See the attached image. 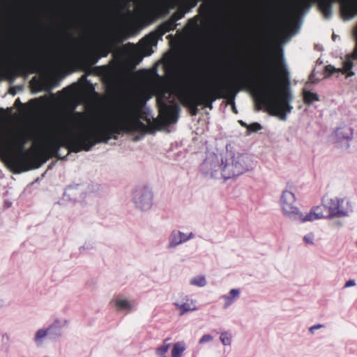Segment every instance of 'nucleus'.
<instances>
[{
	"instance_id": "obj_31",
	"label": "nucleus",
	"mask_w": 357,
	"mask_h": 357,
	"mask_svg": "<svg viewBox=\"0 0 357 357\" xmlns=\"http://www.w3.org/2000/svg\"><path fill=\"white\" fill-rule=\"evenodd\" d=\"M164 26L165 31H169L176 29L177 24L176 20H174V18L170 17V19L165 23Z\"/></svg>"
},
{
	"instance_id": "obj_52",
	"label": "nucleus",
	"mask_w": 357,
	"mask_h": 357,
	"mask_svg": "<svg viewBox=\"0 0 357 357\" xmlns=\"http://www.w3.org/2000/svg\"><path fill=\"white\" fill-rule=\"evenodd\" d=\"M333 39L336 38V36H335V35H333Z\"/></svg>"
},
{
	"instance_id": "obj_4",
	"label": "nucleus",
	"mask_w": 357,
	"mask_h": 357,
	"mask_svg": "<svg viewBox=\"0 0 357 357\" xmlns=\"http://www.w3.org/2000/svg\"><path fill=\"white\" fill-rule=\"evenodd\" d=\"M224 179L238 176L252 169L255 162L246 154L238 152L227 151L224 157Z\"/></svg>"
},
{
	"instance_id": "obj_36",
	"label": "nucleus",
	"mask_w": 357,
	"mask_h": 357,
	"mask_svg": "<svg viewBox=\"0 0 357 357\" xmlns=\"http://www.w3.org/2000/svg\"><path fill=\"white\" fill-rule=\"evenodd\" d=\"M314 235L312 233H309L303 236V241L306 244H314Z\"/></svg>"
},
{
	"instance_id": "obj_50",
	"label": "nucleus",
	"mask_w": 357,
	"mask_h": 357,
	"mask_svg": "<svg viewBox=\"0 0 357 357\" xmlns=\"http://www.w3.org/2000/svg\"><path fill=\"white\" fill-rule=\"evenodd\" d=\"M32 68L33 69V72H36V68L35 67H32Z\"/></svg>"
},
{
	"instance_id": "obj_17",
	"label": "nucleus",
	"mask_w": 357,
	"mask_h": 357,
	"mask_svg": "<svg viewBox=\"0 0 357 357\" xmlns=\"http://www.w3.org/2000/svg\"><path fill=\"white\" fill-rule=\"evenodd\" d=\"M241 289L238 288L231 289L227 294L220 296V299L222 301V307L224 309L229 308L236 301H237L241 296Z\"/></svg>"
},
{
	"instance_id": "obj_10",
	"label": "nucleus",
	"mask_w": 357,
	"mask_h": 357,
	"mask_svg": "<svg viewBox=\"0 0 357 357\" xmlns=\"http://www.w3.org/2000/svg\"><path fill=\"white\" fill-rule=\"evenodd\" d=\"M25 142V137L20 136L19 137V149L20 151L17 153L12 154L9 157L10 165L17 172H24L30 169L28 155L23 151Z\"/></svg>"
},
{
	"instance_id": "obj_46",
	"label": "nucleus",
	"mask_w": 357,
	"mask_h": 357,
	"mask_svg": "<svg viewBox=\"0 0 357 357\" xmlns=\"http://www.w3.org/2000/svg\"><path fill=\"white\" fill-rule=\"evenodd\" d=\"M3 305V301L0 298V307H1Z\"/></svg>"
},
{
	"instance_id": "obj_34",
	"label": "nucleus",
	"mask_w": 357,
	"mask_h": 357,
	"mask_svg": "<svg viewBox=\"0 0 357 357\" xmlns=\"http://www.w3.org/2000/svg\"><path fill=\"white\" fill-rule=\"evenodd\" d=\"M213 340V336L210 334L203 335L199 340V344H204L206 343L211 342Z\"/></svg>"
},
{
	"instance_id": "obj_25",
	"label": "nucleus",
	"mask_w": 357,
	"mask_h": 357,
	"mask_svg": "<svg viewBox=\"0 0 357 357\" xmlns=\"http://www.w3.org/2000/svg\"><path fill=\"white\" fill-rule=\"evenodd\" d=\"M189 284L197 287H204L207 284V280L204 275H197L189 280Z\"/></svg>"
},
{
	"instance_id": "obj_8",
	"label": "nucleus",
	"mask_w": 357,
	"mask_h": 357,
	"mask_svg": "<svg viewBox=\"0 0 357 357\" xmlns=\"http://www.w3.org/2000/svg\"><path fill=\"white\" fill-rule=\"evenodd\" d=\"M111 50L112 46L109 42L99 43L94 47L91 40L88 38L84 40L77 54L84 57L91 56L93 59V63H96L100 57H106Z\"/></svg>"
},
{
	"instance_id": "obj_12",
	"label": "nucleus",
	"mask_w": 357,
	"mask_h": 357,
	"mask_svg": "<svg viewBox=\"0 0 357 357\" xmlns=\"http://www.w3.org/2000/svg\"><path fill=\"white\" fill-rule=\"evenodd\" d=\"M173 305L178 311L180 315H183L189 312L196 311L198 307L197 306V301L191 298L189 296L178 293L174 297Z\"/></svg>"
},
{
	"instance_id": "obj_11",
	"label": "nucleus",
	"mask_w": 357,
	"mask_h": 357,
	"mask_svg": "<svg viewBox=\"0 0 357 357\" xmlns=\"http://www.w3.org/2000/svg\"><path fill=\"white\" fill-rule=\"evenodd\" d=\"M153 197V192L147 186L139 187L133 193L134 204L141 211H148L152 207Z\"/></svg>"
},
{
	"instance_id": "obj_3",
	"label": "nucleus",
	"mask_w": 357,
	"mask_h": 357,
	"mask_svg": "<svg viewBox=\"0 0 357 357\" xmlns=\"http://www.w3.org/2000/svg\"><path fill=\"white\" fill-rule=\"evenodd\" d=\"M174 93V90L168 86H161L157 89L156 99L160 116L167 125L173 124L178 119L179 106Z\"/></svg>"
},
{
	"instance_id": "obj_37",
	"label": "nucleus",
	"mask_w": 357,
	"mask_h": 357,
	"mask_svg": "<svg viewBox=\"0 0 357 357\" xmlns=\"http://www.w3.org/2000/svg\"><path fill=\"white\" fill-rule=\"evenodd\" d=\"M323 327H324V325H322L321 324H316V325H314V326L310 327L309 331L311 334H314L315 331L322 328Z\"/></svg>"
},
{
	"instance_id": "obj_14",
	"label": "nucleus",
	"mask_w": 357,
	"mask_h": 357,
	"mask_svg": "<svg viewBox=\"0 0 357 357\" xmlns=\"http://www.w3.org/2000/svg\"><path fill=\"white\" fill-rule=\"evenodd\" d=\"M112 303L117 310L126 312L136 310L137 305L135 300H130L120 296L113 299Z\"/></svg>"
},
{
	"instance_id": "obj_7",
	"label": "nucleus",
	"mask_w": 357,
	"mask_h": 357,
	"mask_svg": "<svg viewBox=\"0 0 357 357\" xmlns=\"http://www.w3.org/2000/svg\"><path fill=\"white\" fill-rule=\"evenodd\" d=\"M280 206L283 215L289 220L300 222L303 213L296 206V197L294 193L290 190L282 191Z\"/></svg>"
},
{
	"instance_id": "obj_53",
	"label": "nucleus",
	"mask_w": 357,
	"mask_h": 357,
	"mask_svg": "<svg viewBox=\"0 0 357 357\" xmlns=\"http://www.w3.org/2000/svg\"><path fill=\"white\" fill-rule=\"evenodd\" d=\"M333 39L336 38V36H335V35H333Z\"/></svg>"
},
{
	"instance_id": "obj_38",
	"label": "nucleus",
	"mask_w": 357,
	"mask_h": 357,
	"mask_svg": "<svg viewBox=\"0 0 357 357\" xmlns=\"http://www.w3.org/2000/svg\"><path fill=\"white\" fill-rule=\"evenodd\" d=\"M356 285V281L354 280H349L346 282L344 285V288H349L351 287H354Z\"/></svg>"
},
{
	"instance_id": "obj_19",
	"label": "nucleus",
	"mask_w": 357,
	"mask_h": 357,
	"mask_svg": "<svg viewBox=\"0 0 357 357\" xmlns=\"http://www.w3.org/2000/svg\"><path fill=\"white\" fill-rule=\"evenodd\" d=\"M68 325V321L66 319H56L48 327L50 335L53 337H58L61 335V330Z\"/></svg>"
},
{
	"instance_id": "obj_2",
	"label": "nucleus",
	"mask_w": 357,
	"mask_h": 357,
	"mask_svg": "<svg viewBox=\"0 0 357 357\" xmlns=\"http://www.w3.org/2000/svg\"><path fill=\"white\" fill-rule=\"evenodd\" d=\"M278 74L271 68L259 90L260 103L273 116L282 121L293 109V94L290 87L289 73L282 60L278 63Z\"/></svg>"
},
{
	"instance_id": "obj_44",
	"label": "nucleus",
	"mask_w": 357,
	"mask_h": 357,
	"mask_svg": "<svg viewBox=\"0 0 357 357\" xmlns=\"http://www.w3.org/2000/svg\"><path fill=\"white\" fill-rule=\"evenodd\" d=\"M70 151H68V153H67L66 156H65V157H63V158H62V157H61V156H60V158H59V159H66V158L67 156H68V155H69V153H70Z\"/></svg>"
},
{
	"instance_id": "obj_51",
	"label": "nucleus",
	"mask_w": 357,
	"mask_h": 357,
	"mask_svg": "<svg viewBox=\"0 0 357 357\" xmlns=\"http://www.w3.org/2000/svg\"><path fill=\"white\" fill-rule=\"evenodd\" d=\"M233 109H234V111L235 112H236L235 111V106H233Z\"/></svg>"
},
{
	"instance_id": "obj_5",
	"label": "nucleus",
	"mask_w": 357,
	"mask_h": 357,
	"mask_svg": "<svg viewBox=\"0 0 357 357\" xmlns=\"http://www.w3.org/2000/svg\"><path fill=\"white\" fill-rule=\"evenodd\" d=\"M230 86V84H223L208 87L201 92L195 93V96H189L188 100L194 107L204 105L211 109L213 102L217 98L221 97V95Z\"/></svg>"
},
{
	"instance_id": "obj_45",
	"label": "nucleus",
	"mask_w": 357,
	"mask_h": 357,
	"mask_svg": "<svg viewBox=\"0 0 357 357\" xmlns=\"http://www.w3.org/2000/svg\"><path fill=\"white\" fill-rule=\"evenodd\" d=\"M70 151H68V153H67L66 156H65V157H63V158H62V157H61V156H60V158H59V159H66V158L67 156H68V155H69V153H70Z\"/></svg>"
},
{
	"instance_id": "obj_48",
	"label": "nucleus",
	"mask_w": 357,
	"mask_h": 357,
	"mask_svg": "<svg viewBox=\"0 0 357 357\" xmlns=\"http://www.w3.org/2000/svg\"><path fill=\"white\" fill-rule=\"evenodd\" d=\"M130 1H131V0H128V1H127V3H126V4L125 5V6H127V4H128Z\"/></svg>"
},
{
	"instance_id": "obj_28",
	"label": "nucleus",
	"mask_w": 357,
	"mask_h": 357,
	"mask_svg": "<svg viewBox=\"0 0 357 357\" xmlns=\"http://www.w3.org/2000/svg\"><path fill=\"white\" fill-rule=\"evenodd\" d=\"M50 335L48 328L46 329H39L36 332V334L34 335V342L38 346H40L42 344L44 338L47 335Z\"/></svg>"
},
{
	"instance_id": "obj_15",
	"label": "nucleus",
	"mask_w": 357,
	"mask_h": 357,
	"mask_svg": "<svg viewBox=\"0 0 357 357\" xmlns=\"http://www.w3.org/2000/svg\"><path fill=\"white\" fill-rule=\"evenodd\" d=\"M142 48L141 50H136L134 52V56L137 57V63H139L144 57V54L147 51V50H151V48L153 46L156 45L157 44V38L155 36H148L145 37L142 40Z\"/></svg>"
},
{
	"instance_id": "obj_23",
	"label": "nucleus",
	"mask_w": 357,
	"mask_h": 357,
	"mask_svg": "<svg viewBox=\"0 0 357 357\" xmlns=\"http://www.w3.org/2000/svg\"><path fill=\"white\" fill-rule=\"evenodd\" d=\"M291 6L294 14H300L305 7L310 6V0H294Z\"/></svg>"
},
{
	"instance_id": "obj_43",
	"label": "nucleus",
	"mask_w": 357,
	"mask_h": 357,
	"mask_svg": "<svg viewBox=\"0 0 357 357\" xmlns=\"http://www.w3.org/2000/svg\"><path fill=\"white\" fill-rule=\"evenodd\" d=\"M333 225L336 227H340L342 223L340 221H335L333 222Z\"/></svg>"
},
{
	"instance_id": "obj_55",
	"label": "nucleus",
	"mask_w": 357,
	"mask_h": 357,
	"mask_svg": "<svg viewBox=\"0 0 357 357\" xmlns=\"http://www.w3.org/2000/svg\"><path fill=\"white\" fill-rule=\"evenodd\" d=\"M161 357H167V356L165 355V356H162Z\"/></svg>"
},
{
	"instance_id": "obj_42",
	"label": "nucleus",
	"mask_w": 357,
	"mask_h": 357,
	"mask_svg": "<svg viewBox=\"0 0 357 357\" xmlns=\"http://www.w3.org/2000/svg\"><path fill=\"white\" fill-rule=\"evenodd\" d=\"M351 56H352L353 59H357V43H356L354 51L352 55H351Z\"/></svg>"
},
{
	"instance_id": "obj_27",
	"label": "nucleus",
	"mask_w": 357,
	"mask_h": 357,
	"mask_svg": "<svg viewBox=\"0 0 357 357\" xmlns=\"http://www.w3.org/2000/svg\"><path fill=\"white\" fill-rule=\"evenodd\" d=\"M303 100L307 105H311L314 101H319V97L317 93L304 89L303 91Z\"/></svg>"
},
{
	"instance_id": "obj_20",
	"label": "nucleus",
	"mask_w": 357,
	"mask_h": 357,
	"mask_svg": "<svg viewBox=\"0 0 357 357\" xmlns=\"http://www.w3.org/2000/svg\"><path fill=\"white\" fill-rule=\"evenodd\" d=\"M85 187L83 185H72L68 186L65 191L64 195L73 201H78L84 197V190Z\"/></svg>"
},
{
	"instance_id": "obj_35",
	"label": "nucleus",
	"mask_w": 357,
	"mask_h": 357,
	"mask_svg": "<svg viewBox=\"0 0 357 357\" xmlns=\"http://www.w3.org/2000/svg\"><path fill=\"white\" fill-rule=\"evenodd\" d=\"M185 13L186 12L184 10L181 9L175 13H174L171 17L174 18V20H176V22H177L178 20L182 19L185 16Z\"/></svg>"
},
{
	"instance_id": "obj_26",
	"label": "nucleus",
	"mask_w": 357,
	"mask_h": 357,
	"mask_svg": "<svg viewBox=\"0 0 357 357\" xmlns=\"http://www.w3.org/2000/svg\"><path fill=\"white\" fill-rule=\"evenodd\" d=\"M186 349V344L184 341L176 342L172 350V357H181L183 351Z\"/></svg>"
},
{
	"instance_id": "obj_9",
	"label": "nucleus",
	"mask_w": 357,
	"mask_h": 357,
	"mask_svg": "<svg viewBox=\"0 0 357 357\" xmlns=\"http://www.w3.org/2000/svg\"><path fill=\"white\" fill-rule=\"evenodd\" d=\"M328 212L331 217L348 216L353 211L349 200L337 197L325 199Z\"/></svg>"
},
{
	"instance_id": "obj_39",
	"label": "nucleus",
	"mask_w": 357,
	"mask_h": 357,
	"mask_svg": "<svg viewBox=\"0 0 357 357\" xmlns=\"http://www.w3.org/2000/svg\"><path fill=\"white\" fill-rule=\"evenodd\" d=\"M248 75H245L243 76H242L240 79H239V83L238 84H245L248 81Z\"/></svg>"
},
{
	"instance_id": "obj_1",
	"label": "nucleus",
	"mask_w": 357,
	"mask_h": 357,
	"mask_svg": "<svg viewBox=\"0 0 357 357\" xmlns=\"http://www.w3.org/2000/svg\"><path fill=\"white\" fill-rule=\"evenodd\" d=\"M141 117L142 105L132 97L121 102L112 113L99 118L93 127L89 126V119L85 113H71L50 128L45 146L56 158H60L61 147L74 153L89 151L98 143L117 139L122 132H146L148 128Z\"/></svg>"
},
{
	"instance_id": "obj_33",
	"label": "nucleus",
	"mask_w": 357,
	"mask_h": 357,
	"mask_svg": "<svg viewBox=\"0 0 357 357\" xmlns=\"http://www.w3.org/2000/svg\"><path fill=\"white\" fill-rule=\"evenodd\" d=\"M179 236H180V238L181 240V244L195 238V234L192 232H190V233L187 234V233H183V232L179 231Z\"/></svg>"
},
{
	"instance_id": "obj_29",
	"label": "nucleus",
	"mask_w": 357,
	"mask_h": 357,
	"mask_svg": "<svg viewBox=\"0 0 357 357\" xmlns=\"http://www.w3.org/2000/svg\"><path fill=\"white\" fill-rule=\"evenodd\" d=\"M220 341L224 346H231L232 342V335L230 331L222 332L220 335Z\"/></svg>"
},
{
	"instance_id": "obj_6",
	"label": "nucleus",
	"mask_w": 357,
	"mask_h": 357,
	"mask_svg": "<svg viewBox=\"0 0 357 357\" xmlns=\"http://www.w3.org/2000/svg\"><path fill=\"white\" fill-rule=\"evenodd\" d=\"M224 158L214 153H208L200 165V172L206 178H224Z\"/></svg>"
},
{
	"instance_id": "obj_41",
	"label": "nucleus",
	"mask_w": 357,
	"mask_h": 357,
	"mask_svg": "<svg viewBox=\"0 0 357 357\" xmlns=\"http://www.w3.org/2000/svg\"><path fill=\"white\" fill-rule=\"evenodd\" d=\"M68 56V54H62L59 55L56 60V63H58L61 62L63 59H66V57Z\"/></svg>"
},
{
	"instance_id": "obj_21",
	"label": "nucleus",
	"mask_w": 357,
	"mask_h": 357,
	"mask_svg": "<svg viewBox=\"0 0 357 357\" xmlns=\"http://www.w3.org/2000/svg\"><path fill=\"white\" fill-rule=\"evenodd\" d=\"M334 135L337 142H342L343 140H345L346 146L348 147V142L352 137V130L347 126L338 128L334 132Z\"/></svg>"
},
{
	"instance_id": "obj_49",
	"label": "nucleus",
	"mask_w": 357,
	"mask_h": 357,
	"mask_svg": "<svg viewBox=\"0 0 357 357\" xmlns=\"http://www.w3.org/2000/svg\"><path fill=\"white\" fill-rule=\"evenodd\" d=\"M238 84H235V85H234L233 86H234V88H236V87H238Z\"/></svg>"
},
{
	"instance_id": "obj_30",
	"label": "nucleus",
	"mask_w": 357,
	"mask_h": 357,
	"mask_svg": "<svg viewBox=\"0 0 357 357\" xmlns=\"http://www.w3.org/2000/svg\"><path fill=\"white\" fill-rule=\"evenodd\" d=\"M167 340H164L163 342V344L158 347L156 350H155V354L158 355V356H165V354L167 352V351L169 350V347H170V344H167L166 342H167Z\"/></svg>"
},
{
	"instance_id": "obj_13",
	"label": "nucleus",
	"mask_w": 357,
	"mask_h": 357,
	"mask_svg": "<svg viewBox=\"0 0 357 357\" xmlns=\"http://www.w3.org/2000/svg\"><path fill=\"white\" fill-rule=\"evenodd\" d=\"M321 218H332L326 207L325 199L321 205L311 208L309 212L303 213L300 223L312 222Z\"/></svg>"
},
{
	"instance_id": "obj_32",
	"label": "nucleus",
	"mask_w": 357,
	"mask_h": 357,
	"mask_svg": "<svg viewBox=\"0 0 357 357\" xmlns=\"http://www.w3.org/2000/svg\"><path fill=\"white\" fill-rule=\"evenodd\" d=\"M240 123L243 126L246 127L248 130L251 132H257L261 129V125L258 123H253L249 126L243 123L242 121H241Z\"/></svg>"
},
{
	"instance_id": "obj_24",
	"label": "nucleus",
	"mask_w": 357,
	"mask_h": 357,
	"mask_svg": "<svg viewBox=\"0 0 357 357\" xmlns=\"http://www.w3.org/2000/svg\"><path fill=\"white\" fill-rule=\"evenodd\" d=\"M319 6L326 18H330L332 15V1L320 0Z\"/></svg>"
},
{
	"instance_id": "obj_47",
	"label": "nucleus",
	"mask_w": 357,
	"mask_h": 357,
	"mask_svg": "<svg viewBox=\"0 0 357 357\" xmlns=\"http://www.w3.org/2000/svg\"><path fill=\"white\" fill-rule=\"evenodd\" d=\"M121 38L120 41H121V42H123V41L125 40V38H124L123 36H121Z\"/></svg>"
},
{
	"instance_id": "obj_54",
	"label": "nucleus",
	"mask_w": 357,
	"mask_h": 357,
	"mask_svg": "<svg viewBox=\"0 0 357 357\" xmlns=\"http://www.w3.org/2000/svg\"><path fill=\"white\" fill-rule=\"evenodd\" d=\"M147 55H150L151 54V52H150L149 53L146 54Z\"/></svg>"
},
{
	"instance_id": "obj_18",
	"label": "nucleus",
	"mask_w": 357,
	"mask_h": 357,
	"mask_svg": "<svg viewBox=\"0 0 357 357\" xmlns=\"http://www.w3.org/2000/svg\"><path fill=\"white\" fill-rule=\"evenodd\" d=\"M353 59H354L352 58L351 56H348L347 59L345 61H344L342 69L335 68V67H333L331 65H328V66H326V69H325L326 72L328 73V75H332L336 72H342L343 74L347 73V77H351V76L354 75V74L351 71V69L354 66V63L352 61Z\"/></svg>"
},
{
	"instance_id": "obj_40",
	"label": "nucleus",
	"mask_w": 357,
	"mask_h": 357,
	"mask_svg": "<svg viewBox=\"0 0 357 357\" xmlns=\"http://www.w3.org/2000/svg\"><path fill=\"white\" fill-rule=\"evenodd\" d=\"M46 85H47V91H51L54 85H53L52 82L50 79L46 80Z\"/></svg>"
},
{
	"instance_id": "obj_16",
	"label": "nucleus",
	"mask_w": 357,
	"mask_h": 357,
	"mask_svg": "<svg viewBox=\"0 0 357 357\" xmlns=\"http://www.w3.org/2000/svg\"><path fill=\"white\" fill-rule=\"evenodd\" d=\"M176 96L181 100V101L187 107L191 109V114L196 115L197 113V107L193 106L189 101V96H195V93L191 91L188 88H183L176 91Z\"/></svg>"
},
{
	"instance_id": "obj_22",
	"label": "nucleus",
	"mask_w": 357,
	"mask_h": 357,
	"mask_svg": "<svg viewBox=\"0 0 357 357\" xmlns=\"http://www.w3.org/2000/svg\"><path fill=\"white\" fill-rule=\"evenodd\" d=\"M181 244V240L179 236V230H173L171 231L168 237V243L167 248L168 250H172L178 247Z\"/></svg>"
}]
</instances>
